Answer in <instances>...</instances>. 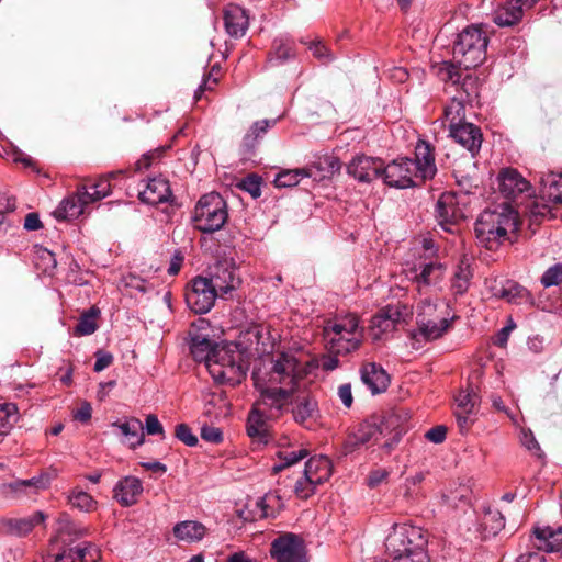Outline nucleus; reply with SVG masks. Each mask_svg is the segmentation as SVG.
Here are the masks:
<instances>
[{"mask_svg":"<svg viewBox=\"0 0 562 562\" xmlns=\"http://www.w3.org/2000/svg\"><path fill=\"white\" fill-rule=\"evenodd\" d=\"M305 375V367L293 353L280 352L272 356L269 368L256 370L252 380L256 390L270 403H282L289 407Z\"/></svg>","mask_w":562,"mask_h":562,"instance_id":"1","label":"nucleus"},{"mask_svg":"<svg viewBox=\"0 0 562 562\" xmlns=\"http://www.w3.org/2000/svg\"><path fill=\"white\" fill-rule=\"evenodd\" d=\"M414 159L403 157L383 166L384 182L394 188H411L420 186L432 179L437 173L435 154L426 140H418L415 146Z\"/></svg>","mask_w":562,"mask_h":562,"instance_id":"2","label":"nucleus"},{"mask_svg":"<svg viewBox=\"0 0 562 562\" xmlns=\"http://www.w3.org/2000/svg\"><path fill=\"white\" fill-rule=\"evenodd\" d=\"M405 431L406 428L400 424L397 414H391L380 423L366 420L346 440L345 452H352L360 446L368 445L379 446L389 454L400 442Z\"/></svg>","mask_w":562,"mask_h":562,"instance_id":"3","label":"nucleus"},{"mask_svg":"<svg viewBox=\"0 0 562 562\" xmlns=\"http://www.w3.org/2000/svg\"><path fill=\"white\" fill-rule=\"evenodd\" d=\"M427 535L411 524H394L385 538V552L392 562H429Z\"/></svg>","mask_w":562,"mask_h":562,"instance_id":"4","label":"nucleus"},{"mask_svg":"<svg viewBox=\"0 0 562 562\" xmlns=\"http://www.w3.org/2000/svg\"><path fill=\"white\" fill-rule=\"evenodd\" d=\"M82 535V531L70 521L68 515L61 514L56 521V533L52 538L46 560H57L59 557L69 558L75 562H97L100 551L89 542L71 544Z\"/></svg>","mask_w":562,"mask_h":562,"instance_id":"5","label":"nucleus"},{"mask_svg":"<svg viewBox=\"0 0 562 562\" xmlns=\"http://www.w3.org/2000/svg\"><path fill=\"white\" fill-rule=\"evenodd\" d=\"M518 214L506 203L484 210L475 222V235L480 244L495 249L507 239L509 232L517 229Z\"/></svg>","mask_w":562,"mask_h":562,"instance_id":"6","label":"nucleus"},{"mask_svg":"<svg viewBox=\"0 0 562 562\" xmlns=\"http://www.w3.org/2000/svg\"><path fill=\"white\" fill-rule=\"evenodd\" d=\"M323 336L333 355H348L358 350L363 341V327L356 314L338 315L325 323Z\"/></svg>","mask_w":562,"mask_h":562,"instance_id":"7","label":"nucleus"},{"mask_svg":"<svg viewBox=\"0 0 562 562\" xmlns=\"http://www.w3.org/2000/svg\"><path fill=\"white\" fill-rule=\"evenodd\" d=\"M206 369L215 383L228 385L241 383L247 372L243 355L232 345L215 348Z\"/></svg>","mask_w":562,"mask_h":562,"instance_id":"8","label":"nucleus"},{"mask_svg":"<svg viewBox=\"0 0 562 562\" xmlns=\"http://www.w3.org/2000/svg\"><path fill=\"white\" fill-rule=\"evenodd\" d=\"M487 43L486 33L481 27H465L453 45L454 61L464 69L476 68L486 58Z\"/></svg>","mask_w":562,"mask_h":562,"instance_id":"9","label":"nucleus"},{"mask_svg":"<svg viewBox=\"0 0 562 562\" xmlns=\"http://www.w3.org/2000/svg\"><path fill=\"white\" fill-rule=\"evenodd\" d=\"M228 218L225 200L215 192L204 194L198 201L192 222L194 227L203 233H214L221 229Z\"/></svg>","mask_w":562,"mask_h":562,"instance_id":"10","label":"nucleus"},{"mask_svg":"<svg viewBox=\"0 0 562 562\" xmlns=\"http://www.w3.org/2000/svg\"><path fill=\"white\" fill-rule=\"evenodd\" d=\"M266 395L260 394L259 400L254 404L247 420V434L254 439L267 441L270 430V422L279 418L289 409L282 403H270Z\"/></svg>","mask_w":562,"mask_h":562,"instance_id":"11","label":"nucleus"},{"mask_svg":"<svg viewBox=\"0 0 562 562\" xmlns=\"http://www.w3.org/2000/svg\"><path fill=\"white\" fill-rule=\"evenodd\" d=\"M331 475V462L327 457L310 458L305 463L303 476L296 481L294 492L300 498L313 495L316 487L326 482Z\"/></svg>","mask_w":562,"mask_h":562,"instance_id":"12","label":"nucleus"},{"mask_svg":"<svg viewBox=\"0 0 562 562\" xmlns=\"http://www.w3.org/2000/svg\"><path fill=\"white\" fill-rule=\"evenodd\" d=\"M406 278L416 288L418 296L430 294L441 284L445 278V267L439 262H419L406 270Z\"/></svg>","mask_w":562,"mask_h":562,"instance_id":"13","label":"nucleus"},{"mask_svg":"<svg viewBox=\"0 0 562 562\" xmlns=\"http://www.w3.org/2000/svg\"><path fill=\"white\" fill-rule=\"evenodd\" d=\"M217 296H221L212 282L206 277H196L192 280L191 289L186 294L188 306L195 314H205L214 305Z\"/></svg>","mask_w":562,"mask_h":562,"instance_id":"14","label":"nucleus"},{"mask_svg":"<svg viewBox=\"0 0 562 562\" xmlns=\"http://www.w3.org/2000/svg\"><path fill=\"white\" fill-rule=\"evenodd\" d=\"M412 315V310L405 305H387L376 313L370 324V333L374 340L382 339L384 335L392 333L396 324Z\"/></svg>","mask_w":562,"mask_h":562,"instance_id":"15","label":"nucleus"},{"mask_svg":"<svg viewBox=\"0 0 562 562\" xmlns=\"http://www.w3.org/2000/svg\"><path fill=\"white\" fill-rule=\"evenodd\" d=\"M270 554L277 562H306L304 541L294 533H284L274 539Z\"/></svg>","mask_w":562,"mask_h":562,"instance_id":"16","label":"nucleus"},{"mask_svg":"<svg viewBox=\"0 0 562 562\" xmlns=\"http://www.w3.org/2000/svg\"><path fill=\"white\" fill-rule=\"evenodd\" d=\"M454 416L462 434L469 431L475 423L480 397L472 387L461 390L456 395Z\"/></svg>","mask_w":562,"mask_h":562,"instance_id":"17","label":"nucleus"},{"mask_svg":"<svg viewBox=\"0 0 562 562\" xmlns=\"http://www.w3.org/2000/svg\"><path fill=\"white\" fill-rule=\"evenodd\" d=\"M209 281L221 296L234 291L240 284L234 262L227 259L221 260L214 266Z\"/></svg>","mask_w":562,"mask_h":562,"instance_id":"18","label":"nucleus"},{"mask_svg":"<svg viewBox=\"0 0 562 562\" xmlns=\"http://www.w3.org/2000/svg\"><path fill=\"white\" fill-rule=\"evenodd\" d=\"M383 161L366 155L356 156L348 165V173L361 182L383 177Z\"/></svg>","mask_w":562,"mask_h":562,"instance_id":"19","label":"nucleus"},{"mask_svg":"<svg viewBox=\"0 0 562 562\" xmlns=\"http://www.w3.org/2000/svg\"><path fill=\"white\" fill-rule=\"evenodd\" d=\"M436 217L440 226L452 232V226L463 218L462 210L458 205L457 196L452 192H445L436 203Z\"/></svg>","mask_w":562,"mask_h":562,"instance_id":"20","label":"nucleus"},{"mask_svg":"<svg viewBox=\"0 0 562 562\" xmlns=\"http://www.w3.org/2000/svg\"><path fill=\"white\" fill-rule=\"evenodd\" d=\"M524 539L538 551L559 552L562 550V528L535 527L532 532Z\"/></svg>","mask_w":562,"mask_h":562,"instance_id":"21","label":"nucleus"},{"mask_svg":"<svg viewBox=\"0 0 562 562\" xmlns=\"http://www.w3.org/2000/svg\"><path fill=\"white\" fill-rule=\"evenodd\" d=\"M494 297L505 300L510 304L532 303L527 289L513 280H493L490 285Z\"/></svg>","mask_w":562,"mask_h":562,"instance_id":"22","label":"nucleus"},{"mask_svg":"<svg viewBox=\"0 0 562 562\" xmlns=\"http://www.w3.org/2000/svg\"><path fill=\"white\" fill-rule=\"evenodd\" d=\"M171 196L169 181L162 177L148 179L143 189L138 190L139 200L150 205L168 202Z\"/></svg>","mask_w":562,"mask_h":562,"instance_id":"23","label":"nucleus"},{"mask_svg":"<svg viewBox=\"0 0 562 562\" xmlns=\"http://www.w3.org/2000/svg\"><path fill=\"white\" fill-rule=\"evenodd\" d=\"M497 181L499 192L509 200H515L530 189L529 182L513 168L503 169L497 177Z\"/></svg>","mask_w":562,"mask_h":562,"instance_id":"24","label":"nucleus"},{"mask_svg":"<svg viewBox=\"0 0 562 562\" xmlns=\"http://www.w3.org/2000/svg\"><path fill=\"white\" fill-rule=\"evenodd\" d=\"M90 204L87 193L78 189L76 194L64 199L53 215L58 221H69L79 217L85 212V206Z\"/></svg>","mask_w":562,"mask_h":562,"instance_id":"25","label":"nucleus"},{"mask_svg":"<svg viewBox=\"0 0 562 562\" xmlns=\"http://www.w3.org/2000/svg\"><path fill=\"white\" fill-rule=\"evenodd\" d=\"M360 378L372 394L384 392L390 384L389 374L375 362L363 363L360 369Z\"/></svg>","mask_w":562,"mask_h":562,"instance_id":"26","label":"nucleus"},{"mask_svg":"<svg viewBox=\"0 0 562 562\" xmlns=\"http://www.w3.org/2000/svg\"><path fill=\"white\" fill-rule=\"evenodd\" d=\"M450 136L468 149L473 156L479 153L482 145V133L480 127L472 123H463L449 130Z\"/></svg>","mask_w":562,"mask_h":562,"instance_id":"27","label":"nucleus"},{"mask_svg":"<svg viewBox=\"0 0 562 562\" xmlns=\"http://www.w3.org/2000/svg\"><path fill=\"white\" fill-rule=\"evenodd\" d=\"M292 414L296 423L311 427L318 417V406L315 398L302 394L292 397Z\"/></svg>","mask_w":562,"mask_h":562,"instance_id":"28","label":"nucleus"},{"mask_svg":"<svg viewBox=\"0 0 562 562\" xmlns=\"http://www.w3.org/2000/svg\"><path fill=\"white\" fill-rule=\"evenodd\" d=\"M142 493L143 484L140 480L135 476L121 479L113 488L114 499L124 507L136 504Z\"/></svg>","mask_w":562,"mask_h":562,"instance_id":"29","label":"nucleus"},{"mask_svg":"<svg viewBox=\"0 0 562 562\" xmlns=\"http://www.w3.org/2000/svg\"><path fill=\"white\" fill-rule=\"evenodd\" d=\"M224 25L232 37H241L246 34L249 19L246 11L237 4H228L224 10Z\"/></svg>","mask_w":562,"mask_h":562,"instance_id":"30","label":"nucleus"},{"mask_svg":"<svg viewBox=\"0 0 562 562\" xmlns=\"http://www.w3.org/2000/svg\"><path fill=\"white\" fill-rule=\"evenodd\" d=\"M525 9L517 0H507L493 12V21L498 26L515 25L522 19Z\"/></svg>","mask_w":562,"mask_h":562,"instance_id":"31","label":"nucleus"},{"mask_svg":"<svg viewBox=\"0 0 562 562\" xmlns=\"http://www.w3.org/2000/svg\"><path fill=\"white\" fill-rule=\"evenodd\" d=\"M49 486V477L46 474L31 477L29 480H16L3 487L8 488L10 493L15 495L32 496Z\"/></svg>","mask_w":562,"mask_h":562,"instance_id":"32","label":"nucleus"},{"mask_svg":"<svg viewBox=\"0 0 562 562\" xmlns=\"http://www.w3.org/2000/svg\"><path fill=\"white\" fill-rule=\"evenodd\" d=\"M418 329L414 337L420 336L426 340L440 338L450 327L451 321L447 317L440 318H420L417 321Z\"/></svg>","mask_w":562,"mask_h":562,"instance_id":"33","label":"nucleus"},{"mask_svg":"<svg viewBox=\"0 0 562 562\" xmlns=\"http://www.w3.org/2000/svg\"><path fill=\"white\" fill-rule=\"evenodd\" d=\"M206 528L203 524L195 520H184L173 527V535L179 541L192 543L204 538Z\"/></svg>","mask_w":562,"mask_h":562,"instance_id":"34","label":"nucleus"},{"mask_svg":"<svg viewBox=\"0 0 562 562\" xmlns=\"http://www.w3.org/2000/svg\"><path fill=\"white\" fill-rule=\"evenodd\" d=\"M541 196L553 204H562V172H550L542 177Z\"/></svg>","mask_w":562,"mask_h":562,"instance_id":"35","label":"nucleus"},{"mask_svg":"<svg viewBox=\"0 0 562 562\" xmlns=\"http://www.w3.org/2000/svg\"><path fill=\"white\" fill-rule=\"evenodd\" d=\"M472 276L469 259L463 257L457 266L451 279V291L454 296L463 295L468 291Z\"/></svg>","mask_w":562,"mask_h":562,"instance_id":"36","label":"nucleus"},{"mask_svg":"<svg viewBox=\"0 0 562 562\" xmlns=\"http://www.w3.org/2000/svg\"><path fill=\"white\" fill-rule=\"evenodd\" d=\"M220 347V345L213 344L206 336L191 335V355L194 360L204 362L205 367H207L209 359L215 352V348Z\"/></svg>","mask_w":562,"mask_h":562,"instance_id":"37","label":"nucleus"},{"mask_svg":"<svg viewBox=\"0 0 562 562\" xmlns=\"http://www.w3.org/2000/svg\"><path fill=\"white\" fill-rule=\"evenodd\" d=\"M113 427L120 429L122 436L126 438L131 448H136L144 442L143 424L137 418H131L125 423H113Z\"/></svg>","mask_w":562,"mask_h":562,"instance_id":"38","label":"nucleus"},{"mask_svg":"<svg viewBox=\"0 0 562 562\" xmlns=\"http://www.w3.org/2000/svg\"><path fill=\"white\" fill-rule=\"evenodd\" d=\"M119 173H122V171L112 172L109 176L100 177L91 184L82 186L81 190L89 196V202L93 203L108 196L111 193L110 178Z\"/></svg>","mask_w":562,"mask_h":562,"instance_id":"39","label":"nucleus"},{"mask_svg":"<svg viewBox=\"0 0 562 562\" xmlns=\"http://www.w3.org/2000/svg\"><path fill=\"white\" fill-rule=\"evenodd\" d=\"M276 120H260L255 122L243 139V146L247 150H252L257 145V142L263 137L268 130L276 124Z\"/></svg>","mask_w":562,"mask_h":562,"instance_id":"40","label":"nucleus"},{"mask_svg":"<svg viewBox=\"0 0 562 562\" xmlns=\"http://www.w3.org/2000/svg\"><path fill=\"white\" fill-rule=\"evenodd\" d=\"M45 519L46 515L43 512L37 510L29 517L11 519L9 521V527L16 535H26L32 531L35 526L44 522Z\"/></svg>","mask_w":562,"mask_h":562,"instance_id":"41","label":"nucleus"},{"mask_svg":"<svg viewBox=\"0 0 562 562\" xmlns=\"http://www.w3.org/2000/svg\"><path fill=\"white\" fill-rule=\"evenodd\" d=\"M100 314V311L95 307L89 308L85 312L76 325L74 333L76 336H88L93 334L97 328V318Z\"/></svg>","mask_w":562,"mask_h":562,"instance_id":"42","label":"nucleus"},{"mask_svg":"<svg viewBox=\"0 0 562 562\" xmlns=\"http://www.w3.org/2000/svg\"><path fill=\"white\" fill-rule=\"evenodd\" d=\"M311 177V172L306 168L284 170L279 172L274 178L277 188H290L299 184L302 178Z\"/></svg>","mask_w":562,"mask_h":562,"instance_id":"43","label":"nucleus"},{"mask_svg":"<svg viewBox=\"0 0 562 562\" xmlns=\"http://www.w3.org/2000/svg\"><path fill=\"white\" fill-rule=\"evenodd\" d=\"M445 121L448 123L449 130L465 123V106L453 98L445 108Z\"/></svg>","mask_w":562,"mask_h":562,"instance_id":"44","label":"nucleus"},{"mask_svg":"<svg viewBox=\"0 0 562 562\" xmlns=\"http://www.w3.org/2000/svg\"><path fill=\"white\" fill-rule=\"evenodd\" d=\"M68 504L81 512H91L95 508L97 502L93 497L81 490L75 488L68 494Z\"/></svg>","mask_w":562,"mask_h":562,"instance_id":"45","label":"nucleus"},{"mask_svg":"<svg viewBox=\"0 0 562 562\" xmlns=\"http://www.w3.org/2000/svg\"><path fill=\"white\" fill-rule=\"evenodd\" d=\"M278 458L280 459L279 464L273 465L274 472H280L284 468L291 467L292 464L299 462L300 460L307 457L308 452L306 449L299 448V449H292V450H280L278 451Z\"/></svg>","mask_w":562,"mask_h":562,"instance_id":"46","label":"nucleus"},{"mask_svg":"<svg viewBox=\"0 0 562 562\" xmlns=\"http://www.w3.org/2000/svg\"><path fill=\"white\" fill-rule=\"evenodd\" d=\"M272 59L284 61L294 56V44L288 36H279L274 38L272 44Z\"/></svg>","mask_w":562,"mask_h":562,"instance_id":"47","label":"nucleus"},{"mask_svg":"<svg viewBox=\"0 0 562 562\" xmlns=\"http://www.w3.org/2000/svg\"><path fill=\"white\" fill-rule=\"evenodd\" d=\"M18 420V407L13 403L0 404V435H7Z\"/></svg>","mask_w":562,"mask_h":562,"instance_id":"48","label":"nucleus"},{"mask_svg":"<svg viewBox=\"0 0 562 562\" xmlns=\"http://www.w3.org/2000/svg\"><path fill=\"white\" fill-rule=\"evenodd\" d=\"M425 480V474L423 472H416L412 475H408L404 483L401 486L402 495L407 501L411 502L415 499L420 491V485Z\"/></svg>","mask_w":562,"mask_h":562,"instance_id":"49","label":"nucleus"},{"mask_svg":"<svg viewBox=\"0 0 562 562\" xmlns=\"http://www.w3.org/2000/svg\"><path fill=\"white\" fill-rule=\"evenodd\" d=\"M544 201L546 200L541 198V201L535 200L528 206V214L531 223L539 224L543 220L551 218L553 216L551 206H549Z\"/></svg>","mask_w":562,"mask_h":562,"instance_id":"50","label":"nucleus"},{"mask_svg":"<svg viewBox=\"0 0 562 562\" xmlns=\"http://www.w3.org/2000/svg\"><path fill=\"white\" fill-rule=\"evenodd\" d=\"M35 265L38 269H41L44 273H53L56 268L57 261L55 259V255L46 248H38L36 250V261Z\"/></svg>","mask_w":562,"mask_h":562,"instance_id":"51","label":"nucleus"},{"mask_svg":"<svg viewBox=\"0 0 562 562\" xmlns=\"http://www.w3.org/2000/svg\"><path fill=\"white\" fill-rule=\"evenodd\" d=\"M417 321L420 318H435V312L437 310V304L430 294H426L424 296H418L417 301Z\"/></svg>","mask_w":562,"mask_h":562,"instance_id":"52","label":"nucleus"},{"mask_svg":"<svg viewBox=\"0 0 562 562\" xmlns=\"http://www.w3.org/2000/svg\"><path fill=\"white\" fill-rule=\"evenodd\" d=\"M525 548V551L520 552L517 557L516 562H547L546 557L540 551L532 548L529 542L521 538L520 548Z\"/></svg>","mask_w":562,"mask_h":562,"instance_id":"53","label":"nucleus"},{"mask_svg":"<svg viewBox=\"0 0 562 562\" xmlns=\"http://www.w3.org/2000/svg\"><path fill=\"white\" fill-rule=\"evenodd\" d=\"M239 188L248 192L254 199H257L261 195V178L256 175H249L240 181Z\"/></svg>","mask_w":562,"mask_h":562,"instance_id":"54","label":"nucleus"},{"mask_svg":"<svg viewBox=\"0 0 562 562\" xmlns=\"http://www.w3.org/2000/svg\"><path fill=\"white\" fill-rule=\"evenodd\" d=\"M562 282V265L550 267L541 277V283L548 288Z\"/></svg>","mask_w":562,"mask_h":562,"instance_id":"55","label":"nucleus"},{"mask_svg":"<svg viewBox=\"0 0 562 562\" xmlns=\"http://www.w3.org/2000/svg\"><path fill=\"white\" fill-rule=\"evenodd\" d=\"M176 437L189 447H194L198 443V438L191 431L190 427L186 424H179L175 431Z\"/></svg>","mask_w":562,"mask_h":562,"instance_id":"56","label":"nucleus"},{"mask_svg":"<svg viewBox=\"0 0 562 562\" xmlns=\"http://www.w3.org/2000/svg\"><path fill=\"white\" fill-rule=\"evenodd\" d=\"M520 442L526 449L533 453L540 451V446L530 429H521Z\"/></svg>","mask_w":562,"mask_h":562,"instance_id":"57","label":"nucleus"},{"mask_svg":"<svg viewBox=\"0 0 562 562\" xmlns=\"http://www.w3.org/2000/svg\"><path fill=\"white\" fill-rule=\"evenodd\" d=\"M201 438L207 442L218 443L223 440V432L214 426H204L201 429Z\"/></svg>","mask_w":562,"mask_h":562,"instance_id":"58","label":"nucleus"},{"mask_svg":"<svg viewBox=\"0 0 562 562\" xmlns=\"http://www.w3.org/2000/svg\"><path fill=\"white\" fill-rule=\"evenodd\" d=\"M389 474L390 472L383 468L372 470L367 477V483L370 487H376L387 479Z\"/></svg>","mask_w":562,"mask_h":562,"instance_id":"59","label":"nucleus"},{"mask_svg":"<svg viewBox=\"0 0 562 562\" xmlns=\"http://www.w3.org/2000/svg\"><path fill=\"white\" fill-rule=\"evenodd\" d=\"M145 430L148 435H164V427L156 415H148L145 419Z\"/></svg>","mask_w":562,"mask_h":562,"instance_id":"60","label":"nucleus"},{"mask_svg":"<svg viewBox=\"0 0 562 562\" xmlns=\"http://www.w3.org/2000/svg\"><path fill=\"white\" fill-rule=\"evenodd\" d=\"M337 395L345 407L350 408L353 403L351 384L345 383L338 386Z\"/></svg>","mask_w":562,"mask_h":562,"instance_id":"61","label":"nucleus"},{"mask_svg":"<svg viewBox=\"0 0 562 562\" xmlns=\"http://www.w3.org/2000/svg\"><path fill=\"white\" fill-rule=\"evenodd\" d=\"M310 50H312L313 55L323 63L331 60V55L328 48L321 42L312 43L310 46Z\"/></svg>","mask_w":562,"mask_h":562,"instance_id":"62","label":"nucleus"},{"mask_svg":"<svg viewBox=\"0 0 562 562\" xmlns=\"http://www.w3.org/2000/svg\"><path fill=\"white\" fill-rule=\"evenodd\" d=\"M446 435H447V429L446 427L443 426H436L431 429H429L426 434H425V437L434 442V443H441L445 441L446 439Z\"/></svg>","mask_w":562,"mask_h":562,"instance_id":"63","label":"nucleus"},{"mask_svg":"<svg viewBox=\"0 0 562 562\" xmlns=\"http://www.w3.org/2000/svg\"><path fill=\"white\" fill-rule=\"evenodd\" d=\"M94 371L100 372L113 362V356L109 352L98 351L95 353Z\"/></svg>","mask_w":562,"mask_h":562,"instance_id":"64","label":"nucleus"}]
</instances>
